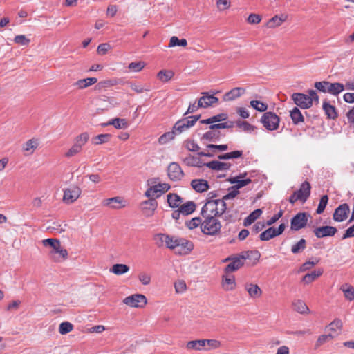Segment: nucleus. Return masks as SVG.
Instances as JSON below:
<instances>
[{
    "label": "nucleus",
    "instance_id": "26",
    "mask_svg": "<svg viewBox=\"0 0 354 354\" xmlns=\"http://www.w3.org/2000/svg\"><path fill=\"white\" fill-rule=\"evenodd\" d=\"M191 186L198 193L204 192L209 188L208 182L205 179H194L191 181Z\"/></svg>",
    "mask_w": 354,
    "mask_h": 354
},
{
    "label": "nucleus",
    "instance_id": "7",
    "mask_svg": "<svg viewBox=\"0 0 354 354\" xmlns=\"http://www.w3.org/2000/svg\"><path fill=\"white\" fill-rule=\"evenodd\" d=\"M250 258V252H243L241 254L232 258H227L224 261L231 260L232 261L225 267V272L230 273L239 269L244 264V261Z\"/></svg>",
    "mask_w": 354,
    "mask_h": 354
},
{
    "label": "nucleus",
    "instance_id": "53",
    "mask_svg": "<svg viewBox=\"0 0 354 354\" xmlns=\"http://www.w3.org/2000/svg\"><path fill=\"white\" fill-rule=\"evenodd\" d=\"M145 65L144 62H133L129 64L128 68L133 72H140L144 68Z\"/></svg>",
    "mask_w": 354,
    "mask_h": 354
},
{
    "label": "nucleus",
    "instance_id": "36",
    "mask_svg": "<svg viewBox=\"0 0 354 354\" xmlns=\"http://www.w3.org/2000/svg\"><path fill=\"white\" fill-rule=\"evenodd\" d=\"M323 273V270L322 269H318L317 270H314L310 273H308L305 274L301 281L306 284L310 283L313 281H315L317 277L321 276Z\"/></svg>",
    "mask_w": 354,
    "mask_h": 354
},
{
    "label": "nucleus",
    "instance_id": "23",
    "mask_svg": "<svg viewBox=\"0 0 354 354\" xmlns=\"http://www.w3.org/2000/svg\"><path fill=\"white\" fill-rule=\"evenodd\" d=\"M102 204L104 206H110L112 209H120L126 206L125 201L120 196L105 199Z\"/></svg>",
    "mask_w": 354,
    "mask_h": 354
},
{
    "label": "nucleus",
    "instance_id": "8",
    "mask_svg": "<svg viewBox=\"0 0 354 354\" xmlns=\"http://www.w3.org/2000/svg\"><path fill=\"white\" fill-rule=\"evenodd\" d=\"M261 122L267 130L273 131L278 129L280 119L276 113L269 111L263 113Z\"/></svg>",
    "mask_w": 354,
    "mask_h": 354
},
{
    "label": "nucleus",
    "instance_id": "41",
    "mask_svg": "<svg viewBox=\"0 0 354 354\" xmlns=\"http://www.w3.org/2000/svg\"><path fill=\"white\" fill-rule=\"evenodd\" d=\"M293 307L295 310L300 314H306L309 312V308L304 301L302 300H297L293 302Z\"/></svg>",
    "mask_w": 354,
    "mask_h": 354
},
{
    "label": "nucleus",
    "instance_id": "5",
    "mask_svg": "<svg viewBox=\"0 0 354 354\" xmlns=\"http://www.w3.org/2000/svg\"><path fill=\"white\" fill-rule=\"evenodd\" d=\"M311 186L308 181L301 183L299 189L293 192L289 198V202L294 204L297 201L305 203L310 195Z\"/></svg>",
    "mask_w": 354,
    "mask_h": 354
},
{
    "label": "nucleus",
    "instance_id": "49",
    "mask_svg": "<svg viewBox=\"0 0 354 354\" xmlns=\"http://www.w3.org/2000/svg\"><path fill=\"white\" fill-rule=\"evenodd\" d=\"M73 329V325L68 322H64L59 326V333L61 335H66Z\"/></svg>",
    "mask_w": 354,
    "mask_h": 354
},
{
    "label": "nucleus",
    "instance_id": "14",
    "mask_svg": "<svg viewBox=\"0 0 354 354\" xmlns=\"http://www.w3.org/2000/svg\"><path fill=\"white\" fill-rule=\"evenodd\" d=\"M292 100L297 106L303 109H308L313 105L310 97L304 93H294L292 95Z\"/></svg>",
    "mask_w": 354,
    "mask_h": 354
},
{
    "label": "nucleus",
    "instance_id": "62",
    "mask_svg": "<svg viewBox=\"0 0 354 354\" xmlns=\"http://www.w3.org/2000/svg\"><path fill=\"white\" fill-rule=\"evenodd\" d=\"M201 223H202L201 218L199 217H195V218H193L192 219L187 221L185 223V225L189 229L192 230L199 225L201 226Z\"/></svg>",
    "mask_w": 354,
    "mask_h": 354
},
{
    "label": "nucleus",
    "instance_id": "22",
    "mask_svg": "<svg viewBox=\"0 0 354 354\" xmlns=\"http://www.w3.org/2000/svg\"><path fill=\"white\" fill-rule=\"evenodd\" d=\"M158 206L157 201L154 198H150L142 203L141 207L144 213L150 216L153 214Z\"/></svg>",
    "mask_w": 354,
    "mask_h": 354
},
{
    "label": "nucleus",
    "instance_id": "18",
    "mask_svg": "<svg viewBox=\"0 0 354 354\" xmlns=\"http://www.w3.org/2000/svg\"><path fill=\"white\" fill-rule=\"evenodd\" d=\"M350 212V207L348 204L344 203L339 205L333 213V219L337 222L345 221Z\"/></svg>",
    "mask_w": 354,
    "mask_h": 354
},
{
    "label": "nucleus",
    "instance_id": "46",
    "mask_svg": "<svg viewBox=\"0 0 354 354\" xmlns=\"http://www.w3.org/2000/svg\"><path fill=\"white\" fill-rule=\"evenodd\" d=\"M184 162L188 166L198 167H202L204 164L202 163L201 160L198 158L191 155L184 159Z\"/></svg>",
    "mask_w": 354,
    "mask_h": 354
},
{
    "label": "nucleus",
    "instance_id": "33",
    "mask_svg": "<svg viewBox=\"0 0 354 354\" xmlns=\"http://www.w3.org/2000/svg\"><path fill=\"white\" fill-rule=\"evenodd\" d=\"M178 209H180V212H182V215L187 216L195 211L196 204L193 201H188L180 205Z\"/></svg>",
    "mask_w": 354,
    "mask_h": 354
},
{
    "label": "nucleus",
    "instance_id": "54",
    "mask_svg": "<svg viewBox=\"0 0 354 354\" xmlns=\"http://www.w3.org/2000/svg\"><path fill=\"white\" fill-rule=\"evenodd\" d=\"M286 20V17L281 15V17L278 15L274 16L269 21V26L270 28L279 26L284 21Z\"/></svg>",
    "mask_w": 354,
    "mask_h": 354
},
{
    "label": "nucleus",
    "instance_id": "4",
    "mask_svg": "<svg viewBox=\"0 0 354 354\" xmlns=\"http://www.w3.org/2000/svg\"><path fill=\"white\" fill-rule=\"evenodd\" d=\"M88 138L89 136L86 132L82 133L77 136L75 138V142L72 147L65 153V157L70 158L79 154L82 151L83 146L88 142Z\"/></svg>",
    "mask_w": 354,
    "mask_h": 354
},
{
    "label": "nucleus",
    "instance_id": "64",
    "mask_svg": "<svg viewBox=\"0 0 354 354\" xmlns=\"http://www.w3.org/2000/svg\"><path fill=\"white\" fill-rule=\"evenodd\" d=\"M131 88L137 93H141L144 91H149V88H145L142 84L135 82H131L129 84Z\"/></svg>",
    "mask_w": 354,
    "mask_h": 354
},
{
    "label": "nucleus",
    "instance_id": "1",
    "mask_svg": "<svg viewBox=\"0 0 354 354\" xmlns=\"http://www.w3.org/2000/svg\"><path fill=\"white\" fill-rule=\"evenodd\" d=\"M233 127V122H222L216 124L209 125L208 129L201 136L200 141L201 143L206 145L207 142H216L225 136V134L220 131L221 129H229Z\"/></svg>",
    "mask_w": 354,
    "mask_h": 354
},
{
    "label": "nucleus",
    "instance_id": "40",
    "mask_svg": "<svg viewBox=\"0 0 354 354\" xmlns=\"http://www.w3.org/2000/svg\"><path fill=\"white\" fill-rule=\"evenodd\" d=\"M290 115L294 124H298L299 122H304V116L297 107H295L290 111Z\"/></svg>",
    "mask_w": 354,
    "mask_h": 354
},
{
    "label": "nucleus",
    "instance_id": "59",
    "mask_svg": "<svg viewBox=\"0 0 354 354\" xmlns=\"http://www.w3.org/2000/svg\"><path fill=\"white\" fill-rule=\"evenodd\" d=\"M168 234H158L154 236V241L156 242V244L158 247L160 248L165 245V243H167V239H165V237H167Z\"/></svg>",
    "mask_w": 354,
    "mask_h": 354
},
{
    "label": "nucleus",
    "instance_id": "20",
    "mask_svg": "<svg viewBox=\"0 0 354 354\" xmlns=\"http://www.w3.org/2000/svg\"><path fill=\"white\" fill-rule=\"evenodd\" d=\"M337 232V230L336 227L328 225L318 227L313 230L315 235L319 239L326 236H333Z\"/></svg>",
    "mask_w": 354,
    "mask_h": 354
},
{
    "label": "nucleus",
    "instance_id": "31",
    "mask_svg": "<svg viewBox=\"0 0 354 354\" xmlns=\"http://www.w3.org/2000/svg\"><path fill=\"white\" fill-rule=\"evenodd\" d=\"M206 346V342H205V339H196V340H192L189 341L186 344V348L188 350H196V351H201L203 348H204L206 351H208L209 348H205Z\"/></svg>",
    "mask_w": 354,
    "mask_h": 354
},
{
    "label": "nucleus",
    "instance_id": "9",
    "mask_svg": "<svg viewBox=\"0 0 354 354\" xmlns=\"http://www.w3.org/2000/svg\"><path fill=\"white\" fill-rule=\"evenodd\" d=\"M310 215L305 212H299L294 216L290 221V227L294 231H298L304 228L308 220Z\"/></svg>",
    "mask_w": 354,
    "mask_h": 354
},
{
    "label": "nucleus",
    "instance_id": "19",
    "mask_svg": "<svg viewBox=\"0 0 354 354\" xmlns=\"http://www.w3.org/2000/svg\"><path fill=\"white\" fill-rule=\"evenodd\" d=\"M51 259L56 262H61L68 257V252L61 246V243L50 252Z\"/></svg>",
    "mask_w": 354,
    "mask_h": 354
},
{
    "label": "nucleus",
    "instance_id": "30",
    "mask_svg": "<svg viewBox=\"0 0 354 354\" xmlns=\"http://www.w3.org/2000/svg\"><path fill=\"white\" fill-rule=\"evenodd\" d=\"M167 198L169 206L173 209L176 207L179 208L183 202V198L179 195L175 193L168 194Z\"/></svg>",
    "mask_w": 354,
    "mask_h": 354
},
{
    "label": "nucleus",
    "instance_id": "42",
    "mask_svg": "<svg viewBox=\"0 0 354 354\" xmlns=\"http://www.w3.org/2000/svg\"><path fill=\"white\" fill-rule=\"evenodd\" d=\"M109 124H111L117 129H125L129 126L125 119L118 118L109 120Z\"/></svg>",
    "mask_w": 354,
    "mask_h": 354
},
{
    "label": "nucleus",
    "instance_id": "60",
    "mask_svg": "<svg viewBox=\"0 0 354 354\" xmlns=\"http://www.w3.org/2000/svg\"><path fill=\"white\" fill-rule=\"evenodd\" d=\"M165 239H167V243L165 246L170 250H176L178 238L168 235V236Z\"/></svg>",
    "mask_w": 354,
    "mask_h": 354
},
{
    "label": "nucleus",
    "instance_id": "43",
    "mask_svg": "<svg viewBox=\"0 0 354 354\" xmlns=\"http://www.w3.org/2000/svg\"><path fill=\"white\" fill-rule=\"evenodd\" d=\"M160 189H158V185L150 187L145 193V196L149 199L158 198L161 196Z\"/></svg>",
    "mask_w": 354,
    "mask_h": 354
},
{
    "label": "nucleus",
    "instance_id": "38",
    "mask_svg": "<svg viewBox=\"0 0 354 354\" xmlns=\"http://www.w3.org/2000/svg\"><path fill=\"white\" fill-rule=\"evenodd\" d=\"M262 214L261 209H257L250 213L243 221L244 226H248L260 217Z\"/></svg>",
    "mask_w": 354,
    "mask_h": 354
},
{
    "label": "nucleus",
    "instance_id": "63",
    "mask_svg": "<svg viewBox=\"0 0 354 354\" xmlns=\"http://www.w3.org/2000/svg\"><path fill=\"white\" fill-rule=\"evenodd\" d=\"M14 41L15 43L21 46H28L30 44V40L28 39L25 35H19L15 36L14 38Z\"/></svg>",
    "mask_w": 354,
    "mask_h": 354
},
{
    "label": "nucleus",
    "instance_id": "24",
    "mask_svg": "<svg viewBox=\"0 0 354 354\" xmlns=\"http://www.w3.org/2000/svg\"><path fill=\"white\" fill-rule=\"evenodd\" d=\"M244 288L252 299L259 298L262 295V290L257 284L246 283L244 285Z\"/></svg>",
    "mask_w": 354,
    "mask_h": 354
},
{
    "label": "nucleus",
    "instance_id": "27",
    "mask_svg": "<svg viewBox=\"0 0 354 354\" xmlns=\"http://www.w3.org/2000/svg\"><path fill=\"white\" fill-rule=\"evenodd\" d=\"M204 166L216 171H227L231 167V164L223 162L218 160H213L203 164Z\"/></svg>",
    "mask_w": 354,
    "mask_h": 354
},
{
    "label": "nucleus",
    "instance_id": "15",
    "mask_svg": "<svg viewBox=\"0 0 354 354\" xmlns=\"http://www.w3.org/2000/svg\"><path fill=\"white\" fill-rule=\"evenodd\" d=\"M176 244L175 252L180 255L189 254L194 248L193 243L183 238H178Z\"/></svg>",
    "mask_w": 354,
    "mask_h": 354
},
{
    "label": "nucleus",
    "instance_id": "6",
    "mask_svg": "<svg viewBox=\"0 0 354 354\" xmlns=\"http://www.w3.org/2000/svg\"><path fill=\"white\" fill-rule=\"evenodd\" d=\"M200 118L201 115H196L185 117L178 120L174 125V131H176L178 135L182 133L193 127Z\"/></svg>",
    "mask_w": 354,
    "mask_h": 354
},
{
    "label": "nucleus",
    "instance_id": "13",
    "mask_svg": "<svg viewBox=\"0 0 354 354\" xmlns=\"http://www.w3.org/2000/svg\"><path fill=\"white\" fill-rule=\"evenodd\" d=\"M167 174L169 179L172 181H178L182 179L184 173L178 163L171 162L167 168Z\"/></svg>",
    "mask_w": 354,
    "mask_h": 354
},
{
    "label": "nucleus",
    "instance_id": "12",
    "mask_svg": "<svg viewBox=\"0 0 354 354\" xmlns=\"http://www.w3.org/2000/svg\"><path fill=\"white\" fill-rule=\"evenodd\" d=\"M285 228L286 225L283 223L280 224L278 228L270 227L260 234L259 239L261 241H269L270 239L281 234Z\"/></svg>",
    "mask_w": 354,
    "mask_h": 354
},
{
    "label": "nucleus",
    "instance_id": "50",
    "mask_svg": "<svg viewBox=\"0 0 354 354\" xmlns=\"http://www.w3.org/2000/svg\"><path fill=\"white\" fill-rule=\"evenodd\" d=\"M306 240L304 239H300L297 243L293 245L291 248V252L293 254L301 252L306 248Z\"/></svg>",
    "mask_w": 354,
    "mask_h": 354
},
{
    "label": "nucleus",
    "instance_id": "61",
    "mask_svg": "<svg viewBox=\"0 0 354 354\" xmlns=\"http://www.w3.org/2000/svg\"><path fill=\"white\" fill-rule=\"evenodd\" d=\"M337 335V334L335 335L333 333H329L328 335H322L318 337L316 342V345L317 346H319L323 344L326 343V342H328V340L333 339Z\"/></svg>",
    "mask_w": 354,
    "mask_h": 354
},
{
    "label": "nucleus",
    "instance_id": "55",
    "mask_svg": "<svg viewBox=\"0 0 354 354\" xmlns=\"http://www.w3.org/2000/svg\"><path fill=\"white\" fill-rule=\"evenodd\" d=\"M250 105L255 110L259 111L260 112H264L268 109V105L266 104L259 100H252L250 102Z\"/></svg>",
    "mask_w": 354,
    "mask_h": 354
},
{
    "label": "nucleus",
    "instance_id": "10",
    "mask_svg": "<svg viewBox=\"0 0 354 354\" xmlns=\"http://www.w3.org/2000/svg\"><path fill=\"white\" fill-rule=\"evenodd\" d=\"M123 302L131 307L142 308L147 304V298L145 295L136 294L127 297Z\"/></svg>",
    "mask_w": 354,
    "mask_h": 354
},
{
    "label": "nucleus",
    "instance_id": "2",
    "mask_svg": "<svg viewBox=\"0 0 354 354\" xmlns=\"http://www.w3.org/2000/svg\"><path fill=\"white\" fill-rule=\"evenodd\" d=\"M204 221L201 223V229L203 234L214 236L217 234L221 228L220 221L214 216H203Z\"/></svg>",
    "mask_w": 354,
    "mask_h": 354
},
{
    "label": "nucleus",
    "instance_id": "39",
    "mask_svg": "<svg viewBox=\"0 0 354 354\" xmlns=\"http://www.w3.org/2000/svg\"><path fill=\"white\" fill-rule=\"evenodd\" d=\"M129 270V267L125 264L117 263L114 264L111 268L110 269V272L116 274V275H122Z\"/></svg>",
    "mask_w": 354,
    "mask_h": 354
},
{
    "label": "nucleus",
    "instance_id": "44",
    "mask_svg": "<svg viewBox=\"0 0 354 354\" xmlns=\"http://www.w3.org/2000/svg\"><path fill=\"white\" fill-rule=\"evenodd\" d=\"M176 135H178V133H177L176 131H174V127H173L172 131L162 134L159 138L158 141L162 145L166 144L167 142L172 140Z\"/></svg>",
    "mask_w": 354,
    "mask_h": 354
},
{
    "label": "nucleus",
    "instance_id": "52",
    "mask_svg": "<svg viewBox=\"0 0 354 354\" xmlns=\"http://www.w3.org/2000/svg\"><path fill=\"white\" fill-rule=\"evenodd\" d=\"M185 147L192 152H197L200 149L199 145L193 140L188 139L185 141Z\"/></svg>",
    "mask_w": 354,
    "mask_h": 354
},
{
    "label": "nucleus",
    "instance_id": "56",
    "mask_svg": "<svg viewBox=\"0 0 354 354\" xmlns=\"http://www.w3.org/2000/svg\"><path fill=\"white\" fill-rule=\"evenodd\" d=\"M342 326V322L339 319H336L328 326L327 328L331 332L330 333L334 334L336 332V329H341Z\"/></svg>",
    "mask_w": 354,
    "mask_h": 354
},
{
    "label": "nucleus",
    "instance_id": "45",
    "mask_svg": "<svg viewBox=\"0 0 354 354\" xmlns=\"http://www.w3.org/2000/svg\"><path fill=\"white\" fill-rule=\"evenodd\" d=\"M111 138V135L109 133L100 134L92 139L93 144L95 145H102L109 141Z\"/></svg>",
    "mask_w": 354,
    "mask_h": 354
},
{
    "label": "nucleus",
    "instance_id": "25",
    "mask_svg": "<svg viewBox=\"0 0 354 354\" xmlns=\"http://www.w3.org/2000/svg\"><path fill=\"white\" fill-rule=\"evenodd\" d=\"M247 175L246 173L241 174L238 176L230 178L228 181L230 182L232 184H235L234 187L236 189H240L243 187L244 186L248 185L251 183L250 178H245L243 179V178Z\"/></svg>",
    "mask_w": 354,
    "mask_h": 354
},
{
    "label": "nucleus",
    "instance_id": "3",
    "mask_svg": "<svg viewBox=\"0 0 354 354\" xmlns=\"http://www.w3.org/2000/svg\"><path fill=\"white\" fill-rule=\"evenodd\" d=\"M315 87L320 92L328 93L333 95H337L344 90L343 84L339 82L331 83L327 81L317 82L315 84Z\"/></svg>",
    "mask_w": 354,
    "mask_h": 354
},
{
    "label": "nucleus",
    "instance_id": "37",
    "mask_svg": "<svg viewBox=\"0 0 354 354\" xmlns=\"http://www.w3.org/2000/svg\"><path fill=\"white\" fill-rule=\"evenodd\" d=\"M236 282L234 276L223 277V287L225 290H233L235 288Z\"/></svg>",
    "mask_w": 354,
    "mask_h": 354
},
{
    "label": "nucleus",
    "instance_id": "48",
    "mask_svg": "<svg viewBox=\"0 0 354 354\" xmlns=\"http://www.w3.org/2000/svg\"><path fill=\"white\" fill-rule=\"evenodd\" d=\"M187 45V41L185 39H179L177 37L173 36L169 41V47L183 46L185 47Z\"/></svg>",
    "mask_w": 354,
    "mask_h": 354
},
{
    "label": "nucleus",
    "instance_id": "16",
    "mask_svg": "<svg viewBox=\"0 0 354 354\" xmlns=\"http://www.w3.org/2000/svg\"><path fill=\"white\" fill-rule=\"evenodd\" d=\"M217 205L218 200H207L201 209L203 216H218Z\"/></svg>",
    "mask_w": 354,
    "mask_h": 354
},
{
    "label": "nucleus",
    "instance_id": "51",
    "mask_svg": "<svg viewBox=\"0 0 354 354\" xmlns=\"http://www.w3.org/2000/svg\"><path fill=\"white\" fill-rule=\"evenodd\" d=\"M157 76L160 80L166 82L172 78L174 73L171 71L162 70L158 72Z\"/></svg>",
    "mask_w": 354,
    "mask_h": 354
},
{
    "label": "nucleus",
    "instance_id": "17",
    "mask_svg": "<svg viewBox=\"0 0 354 354\" xmlns=\"http://www.w3.org/2000/svg\"><path fill=\"white\" fill-rule=\"evenodd\" d=\"M207 151H200L198 152V155L201 157H213L216 153V151L218 150L221 151H224L228 149L227 145H214V144H207L206 145Z\"/></svg>",
    "mask_w": 354,
    "mask_h": 354
},
{
    "label": "nucleus",
    "instance_id": "11",
    "mask_svg": "<svg viewBox=\"0 0 354 354\" xmlns=\"http://www.w3.org/2000/svg\"><path fill=\"white\" fill-rule=\"evenodd\" d=\"M81 189L77 186H71L64 192L63 201L67 204L75 202L81 194Z\"/></svg>",
    "mask_w": 354,
    "mask_h": 354
},
{
    "label": "nucleus",
    "instance_id": "29",
    "mask_svg": "<svg viewBox=\"0 0 354 354\" xmlns=\"http://www.w3.org/2000/svg\"><path fill=\"white\" fill-rule=\"evenodd\" d=\"M39 146V141L37 139H30L27 140L22 147V149L26 152V155H31L34 153L35 150Z\"/></svg>",
    "mask_w": 354,
    "mask_h": 354
},
{
    "label": "nucleus",
    "instance_id": "28",
    "mask_svg": "<svg viewBox=\"0 0 354 354\" xmlns=\"http://www.w3.org/2000/svg\"><path fill=\"white\" fill-rule=\"evenodd\" d=\"M245 88L242 87H236L226 93L223 96V100L225 101L234 100L241 96L245 93Z\"/></svg>",
    "mask_w": 354,
    "mask_h": 354
},
{
    "label": "nucleus",
    "instance_id": "21",
    "mask_svg": "<svg viewBox=\"0 0 354 354\" xmlns=\"http://www.w3.org/2000/svg\"><path fill=\"white\" fill-rule=\"evenodd\" d=\"M202 94L203 96L198 100V106H201V108H207L218 101V99L214 95H209L207 92H204Z\"/></svg>",
    "mask_w": 354,
    "mask_h": 354
},
{
    "label": "nucleus",
    "instance_id": "58",
    "mask_svg": "<svg viewBox=\"0 0 354 354\" xmlns=\"http://www.w3.org/2000/svg\"><path fill=\"white\" fill-rule=\"evenodd\" d=\"M236 125L240 129H242L243 131L248 133H251L255 129V127L253 125L250 124L246 121H238L236 122Z\"/></svg>",
    "mask_w": 354,
    "mask_h": 354
},
{
    "label": "nucleus",
    "instance_id": "34",
    "mask_svg": "<svg viewBox=\"0 0 354 354\" xmlns=\"http://www.w3.org/2000/svg\"><path fill=\"white\" fill-rule=\"evenodd\" d=\"M322 107L326 115L328 118L335 119L337 117V113L335 107L331 105L327 101H324L323 102Z\"/></svg>",
    "mask_w": 354,
    "mask_h": 354
},
{
    "label": "nucleus",
    "instance_id": "57",
    "mask_svg": "<svg viewBox=\"0 0 354 354\" xmlns=\"http://www.w3.org/2000/svg\"><path fill=\"white\" fill-rule=\"evenodd\" d=\"M328 201V197L327 195H324L321 197L317 209L316 210L317 214H320L324 211L326 205Z\"/></svg>",
    "mask_w": 354,
    "mask_h": 354
},
{
    "label": "nucleus",
    "instance_id": "32",
    "mask_svg": "<svg viewBox=\"0 0 354 354\" xmlns=\"http://www.w3.org/2000/svg\"><path fill=\"white\" fill-rule=\"evenodd\" d=\"M340 290L344 293V297L348 301L354 300V287L348 283H344L340 287Z\"/></svg>",
    "mask_w": 354,
    "mask_h": 354
},
{
    "label": "nucleus",
    "instance_id": "35",
    "mask_svg": "<svg viewBox=\"0 0 354 354\" xmlns=\"http://www.w3.org/2000/svg\"><path fill=\"white\" fill-rule=\"evenodd\" d=\"M227 118V115L225 113H220L217 114L216 115H214L211 118H209L207 119L202 120L200 121V123L201 124H215V122H218L223 121Z\"/></svg>",
    "mask_w": 354,
    "mask_h": 354
},
{
    "label": "nucleus",
    "instance_id": "47",
    "mask_svg": "<svg viewBox=\"0 0 354 354\" xmlns=\"http://www.w3.org/2000/svg\"><path fill=\"white\" fill-rule=\"evenodd\" d=\"M243 156L242 151H234L232 152L226 153L225 154L219 155L218 158L219 160H228V159H236L241 158Z\"/></svg>",
    "mask_w": 354,
    "mask_h": 354
}]
</instances>
